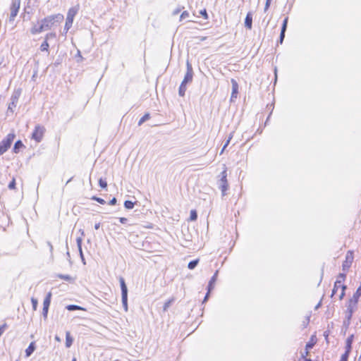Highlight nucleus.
I'll list each match as a JSON object with an SVG mask.
<instances>
[{
  "mask_svg": "<svg viewBox=\"0 0 361 361\" xmlns=\"http://www.w3.org/2000/svg\"><path fill=\"white\" fill-rule=\"evenodd\" d=\"M63 16L61 13L51 15L45 17L41 20V25L44 30H50L55 24V23H61L63 20Z\"/></svg>",
  "mask_w": 361,
  "mask_h": 361,
  "instance_id": "obj_1",
  "label": "nucleus"
},
{
  "mask_svg": "<svg viewBox=\"0 0 361 361\" xmlns=\"http://www.w3.org/2000/svg\"><path fill=\"white\" fill-rule=\"evenodd\" d=\"M219 178L217 180L219 188L221 191L222 196H225L226 191L228 189V183L227 180V168L225 165L224 166V170L219 174Z\"/></svg>",
  "mask_w": 361,
  "mask_h": 361,
  "instance_id": "obj_2",
  "label": "nucleus"
},
{
  "mask_svg": "<svg viewBox=\"0 0 361 361\" xmlns=\"http://www.w3.org/2000/svg\"><path fill=\"white\" fill-rule=\"evenodd\" d=\"M21 94V90L18 89L14 90L13 92L11 97V102L8 104V109H7V114L11 112L13 114L14 112V109L17 106L19 97Z\"/></svg>",
  "mask_w": 361,
  "mask_h": 361,
  "instance_id": "obj_3",
  "label": "nucleus"
},
{
  "mask_svg": "<svg viewBox=\"0 0 361 361\" xmlns=\"http://www.w3.org/2000/svg\"><path fill=\"white\" fill-rule=\"evenodd\" d=\"M21 0H11V3L9 7L10 16H9V21H14L16 17L17 16L20 7Z\"/></svg>",
  "mask_w": 361,
  "mask_h": 361,
  "instance_id": "obj_4",
  "label": "nucleus"
},
{
  "mask_svg": "<svg viewBox=\"0 0 361 361\" xmlns=\"http://www.w3.org/2000/svg\"><path fill=\"white\" fill-rule=\"evenodd\" d=\"M121 288V296H122V303L126 312L128 311V288L126 285L125 280L123 277L119 279Z\"/></svg>",
  "mask_w": 361,
  "mask_h": 361,
  "instance_id": "obj_5",
  "label": "nucleus"
},
{
  "mask_svg": "<svg viewBox=\"0 0 361 361\" xmlns=\"http://www.w3.org/2000/svg\"><path fill=\"white\" fill-rule=\"evenodd\" d=\"M45 130V128L43 126L37 125L32 133L31 138L37 142H41L43 139Z\"/></svg>",
  "mask_w": 361,
  "mask_h": 361,
  "instance_id": "obj_6",
  "label": "nucleus"
},
{
  "mask_svg": "<svg viewBox=\"0 0 361 361\" xmlns=\"http://www.w3.org/2000/svg\"><path fill=\"white\" fill-rule=\"evenodd\" d=\"M16 137L13 133H8L5 138L0 142V148L6 152L11 147L12 142Z\"/></svg>",
  "mask_w": 361,
  "mask_h": 361,
  "instance_id": "obj_7",
  "label": "nucleus"
},
{
  "mask_svg": "<svg viewBox=\"0 0 361 361\" xmlns=\"http://www.w3.org/2000/svg\"><path fill=\"white\" fill-rule=\"evenodd\" d=\"M354 259V254L351 250H348L345 255V259L343 262L342 269L344 271H348L351 267Z\"/></svg>",
  "mask_w": 361,
  "mask_h": 361,
  "instance_id": "obj_8",
  "label": "nucleus"
},
{
  "mask_svg": "<svg viewBox=\"0 0 361 361\" xmlns=\"http://www.w3.org/2000/svg\"><path fill=\"white\" fill-rule=\"evenodd\" d=\"M186 66H187V71H186V73L185 75L184 79L182 81V82L184 83V84H187L188 82H192V78H193L192 68V66H191V64L190 63V62L188 61H187Z\"/></svg>",
  "mask_w": 361,
  "mask_h": 361,
  "instance_id": "obj_9",
  "label": "nucleus"
},
{
  "mask_svg": "<svg viewBox=\"0 0 361 361\" xmlns=\"http://www.w3.org/2000/svg\"><path fill=\"white\" fill-rule=\"evenodd\" d=\"M360 297L353 294V297L348 300L347 304V309L348 310L355 311L357 310V305Z\"/></svg>",
  "mask_w": 361,
  "mask_h": 361,
  "instance_id": "obj_10",
  "label": "nucleus"
},
{
  "mask_svg": "<svg viewBox=\"0 0 361 361\" xmlns=\"http://www.w3.org/2000/svg\"><path fill=\"white\" fill-rule=\"evenodd\" d=\"M79 10V6H73L69 8L67 13L66 20H71L73 22L74 18L78 13Z\"/></svg>",
  "mask_w": 361,
  "mask_h": 361,
  "instance_id": "obj_11",
  "label": "nucleus"
},
{
  "mask_svg": "<svg viewBox=\"0 0 361 361\" xmlns=\"http://www.w3.org/2000/svg\"><path fill=\"white\" fill-rule=\"evenodd\" d=\"M288 20V17H286V18H285V19L283 20V22L281 31V34H280V38H279V42L281 44L283 43V39L285 37V32H286V30L287 28Z\"/></svg>",
  "mask_w": 361,
  "mask_h": 361,
  "instance_id": "obj_12",
  "label": "nucleus"
},
{
  "mask_svg": "<svg viewBox=\"0 0 361 361\" xmlns=\"http://www.w3.org/2000/svg\"><path fill=\"white\" fill-rule=\"evenodd\" d=\"M252 15L249 12L245 19V26L249 30L252 29Z\"/></svg>",
  "mask_w": 361,
  "mask_h": 361,
  "instance_id": "obj_13",
  "label": "nucleus"
},
{
  "mask_svg": "<svg viewBox=\"0 0 361 361\" xmlns=\"http://www.w3.org/2000/svg\"><path fill=\"white\" fill-rule=\"evenodd\" d=\"M218 273H219V271H216V272L214 273V274L211 278V279L209 282L208 287H207V289H209V292H210L214 288V285L216 281V279L218 276Z\"/></svg>",
  "mask_w": 361,
  "mask_h": 361,
  "instance_id": "obj_14",
  "label": "nucleus"
},
{
  "mask_svg": "<svg viewBox=\"0 0 361 361\" xmlns=\"http://www.w3.org/2000/svg\"><path fill=\"white\" fill-rule=\"evenodd\" d=\"M231 83H232L231 99H233V97L236 98L237 93H238V85L237 82L234 79L231 80Z\"/></svg>",
  "mask_w": 361,
  "mask_h": 361,
  "instance_id": "obj_15",
  "label": "nucleus"
},
{
  "mask_svg": "<svg viewBox=\"0 0 361 361\" xmlns=\"http://www.w3.org/2000/svg\"><path fill=\"white\" fill-rule=\"evenodd\" d=\"M35 342H31L30 343L29 346L25 350V356L27 357H30L32 354V353L35 351Z\"/></svg>",
  "mask_w": 361,
  "mask_h": 361,
  "instance_id": "obj_16",
  "label": "nucleus"
},
{
  "mask_svg": "<svg viewBox=\"0 0 361 361\" xmlns=\"http://www.w3.org/2000/svg\"><path fill=\"white\" fill-rule=\"evenodd\" d=\"M82 240L81 238H78L76 239V243H77V245H78V250H79V252H80V255L81 259L83 262V263L85 264L84 256H83V253H82Z\"/></svg>",
  "mask_w": 361,
  "mask_h": 361,
  "instance_id": "obj_17",
  "label": "nucleus"
},
{
  "mask_svg": "<svg viewBox=\"0 0 361 361\" xmlns=\"http://www.w3.org/2000/svg\"><path fill=\"white\" fill-rule=\"evenodd\" d=\"M25 147L23 143L22 142L21 140H18L16 142V143L14 144V146H13V151L14 153H18L20 149Z\"/></svg>",
  "mask_w": 361,
  "mask_h": 361,
  "instance_id": "obj_18",
  "label": "nucleus"
},
{
  "mask_svg": "<svg viewBox=\"0 0 361 361\" xmlns=\"http://www.w3.org/2000/svg\"><path fill=\"white\" fill-rule=\"evenodd\" d=\"M342 286H345V285L343 284H341V281L340 280H336L334 283V288H333V290H332V294H331V297L336 294V291L341 288L342 289Z\"/></svg>",
  "mask_w": 361,
  "mask_h": 361,
  "instance_id": "obj_19",
  "label": "nucleus"
},
{
  "mask_svg": "<svg viewBox=\"0 0 361 361\" xmlns=\"http://www.w3.org/2000/svg\"><path fill=\"white\" fill-rule=\"evenodd\" d=\"M44 31L43 27H42L41 24L37 26L36 25H33L32 27L30 29V32L32 35L39 34L42 32Z\"/></svg>",
  "mask_w": 361,
  "mask_h": 361,
  "instance_id": "obj_20",
  "label": "nucleus"
},
{
  "mask_svg": "<svg viewBox=\"0 0 361 361\" xmlns=\"http://www.w3.org/2000/svg\"><path fill=\"white\" fill-rule=\"evenodd\" d=\"M73 340L72 337L71 336L70 332L67 331L66 333V346L67 348H70L73 344Z\"/></svg>",
  "mask_w": 361,
  "mask_h": 361,
  "instance_id": "obj_21",
  "label": "nucleus"
},
{
  "mask_svg": "<svg viewBox=\"0 0 361 361\" xmlns=\"http://www.w3.org/2000/svg\"><path fill=\"white\" fill-rule=\"evenodd\" d=\"M353 341V335H350L346 339V345H345V349H346L345 351L346 352L350 353V351L351 350V345H352Z\"/></svg>",
  "mask_w": 361,
  "mask_h": 361,
  "instance_id": "obj_22",
  "label": "nucleus"
},
{
  "mask_svg": "<svg viewBox=\"0 0 361 361\" xmlns=\"http://www.w3.org/2000/svg\"><path fill=\"white\" fill-rule=\"evenodd\" d=\"M51 293L49 292V293H48V294L47 295L46 298L44 300V302H43L44 307L49 308V307L50 305V302H51Z\"/></svg>",
  "mask_w": 361,
  "mask_h": 361,
  "instance_id": "obj_23",
  "label": "nucleus"
},
{
  "mask_svg": "<svg viewBox=\"0 0 361 361\" xmlns=\"http://www.w3.org/2000/svg\"><path fill=\"white\" fill-rule=\"evenodd\" d=\"M233 134H234V132H231V133L229 134L228 137V139H227V140H226V142L225 145H224V147H223V148H222V149H221V152H220V154H221L224 152V151L225 150V149H226V148L227 147V146L229 145V143H230V142H231V139H232V138H233Z\"/></svg>",
  "mask_w": 361,
  "mask_h": 361,
  "instance_id": "obj_24",
  "label": "nucleus"
},
{
  "mask_svg": "<svg viewBox=\"0 0 361 361\" xmlns=\"http://www.w3.org/2000/svg\"><path fill=\"white\" fill-rule=\"evenodd\" d=\"M174 300H175L174 298H172L169 299V300H167L163 306V310L164 312H166L168 310V309L169 308V307L171 305V304L174 302Z\"/></svg>",
  "mask_w": 361,
  "mask_h": 361,
  "instance_id": "obj_25",
  "label": "nucleus"
},
{
  "mask_svg": "<svg viewBox=\"0 0 361 361\" xmlns=\"http://www.w3.org/2000/svg\"><path fill=\"white\" fill-rule=\"evenodd\" d=\"M185 91H186V84L181 82V84L179 87V90H178L179 95L180 97H183L185 95Z\"/></svg>",
  "mask_w": 361,
  "mask_h": 361,
  "instance_id": "obj_26",
  "label": "nucleus"
},
{
  "mask_svg": "<svg viewBox=\"0 0 361 361\" xmlns=\"http://www.w3.org/2000/svg\"><path fill=\"white\" fill-rule=\"evenodd\" d=\"M66 309L69 311H73V310H85L82 307L75 305H69L66 307Z\"/></svg>",
  "mask_w": 361,
  "mask_h": 361,
  "instance_id": "obj_27",
  "label": "nucleus"
},
{
  "mask_svg": "<svg viewBox=\"0 0 361 361\" xmlns=\"http://www.w3.org/2000/svg\"><path fill=\"white\" fill-rule=\"evenodd\" d=\"M150 115L149 114H145L138 121V126H141L144 122L149 119Z\"/></svg>",
  "mask_w": 361,
  "mask_h": 361,
  "instance_id": "obj_28",
  "label": "nucleus"
},
{
  "mask_svg": "<svg viewBox=\"0 0 361 361\" xmlns=\"http://www.w3.org/2000/svg\"><path fill=\"white\" fill-rule=\"evenodd\" d=\"M49 47L48 41L44 40L40 46V50L42 51H48Z\"/></svg>",
  "mask_w": 361,
  "mask_h": 361,
  "instance_id": "obj_29",
  "label": "nucleus"
},
{
  "mask_svg": "<svg viewBox=\"0 0 361 361\" xmlns=\"http://www.w3.org/2000/svg\"><path fill=\"white\" fill-rule=\"evenodd\" d=\"M199 259H195L188 263V267L189 269H193L198 264Z\"/></svg>",
  "mask_w": 361,
  "mask_h": 361,
  "instance_id": "obj_30",
  "label": "nucleus"
},
{
  "mask_svg": "<svg viewBox=\"0 0 361 361\" xmlns=\"http://www.w3.org/2000/svg\"><path fill=\"white\" fill-rule=\"evenodd\" d=\"M73 21L68 20L66 19V23L64 26V30H66V32H68V31L70 30V28L72 27Z\"/></svg>",
  "mask_w": 361,
  "mask_h": 361,
  "instance_id": "obj_31",
  "label": "nucleus"
},
{
  "mask_svg": "<svg viewBox=\"0 0 361 361\" xmlns=\"http://www.w3.org/2000/svg\"><path fill=\"white\" fill-rule=\"evenodd\" d=\"M124 207L128 209H133L134 207V202L130 200H126L124 202Z\"/></svg>",
  "mask_w": 361,
  "mask_h": 361,
  "instance_id": "obj_32",
  "label": "nucleus"
},
{
  "mask_svg": "<svg viewBox=\"0 0 361 361\" xmlns=\"http://www.w3.org/2000/svg\"><path fill=\"white\" fill-rule=\"evenodd\" d=\"M99 185L102 188H106L107 187V183L105 179H103L102 178H99Z\"/></svg>",
  "mask_w": 361,
  "mask_h": 361,
  "instance_id": "obj_33",
  "label": "nucleus"
},
{
  "mask_svg": "<svg viewBox=\"0 0 361 361\" xmlns=\"http://www.w3.org/2000/svg\"><path fill=\"white\" fill-rule=\"evenodd\" d=\"M197 218V214L195 210L190 211V219L191 221H195Z\"/></svg>",
  "mask_w": 361,
  "mask_h": 361,
  "instance_id": "obj_34",
  "label": "nucleus"
},
{
  "mask_svg": "<svg viewBox=\"0 0 361 361\" xmlns=\"http://www.w3.org/2000/svg\"><path fill=\"white\" fill-rule=\"evenodd\" d=\"M8 188L10 190H14L16 188V179L14 177H13L12 180L8 184Z\"/></svg>",
  "mask_w": 361,
  "mask_h": 361,
  "instance_id": "obj_35",
  "label": "nucleus"
},
{
  "mask_svg": "<svg viewBox=\"0 0 361 361\" xmlns=\"http://www.w3.org/2000/svg\"><path fill=\"white\" fill-rule=\"evenodd\" d=\"M345 278H346V274H345V273H340L338 274L336 280L341 281V284H343V283L345 281Z\"/></svg>",
  "mask_w": 361,
  "mask_h": 361,
  "instance_id": "obj_36",
  "label": "nucleus"
},
{
  "mask_svg": "<svg viewBox=\"0 0 361 361\" xmlns=\"http://www.w3.org/2000/svg\"><path fill=\"white\" fill-rule=\"evenodd\" d=\"M353 312H354V311L346 310L345 317L348 320L351 319Z\"/></svg>",
  "mask_w": 361,
  "mask_h": 361,
  "instance_id": "obj_37",
  "label": "nucleus"
},
{
  "mask_svg": "<svg viewBox=\"0 0 361 361\" xmlns=\"http://www.w3.org/2000/svg\"><path fill=\"white\" fill-rule=\"evenodd\" d=\"M56 34L54 32H50L46 35L44 40L48 41L51 38H55Z\"/></svg>",
  "mask_w": 361,
  "mask_h": 361,
  "instance_id": "obj_38",
  "label": "nucleus"
},
{
  "mask_svg": "<svg viewBox=\"0 0 361 361\" xmlns=\"http://www.w3.org/2000/svg\"><path fill=\"white\" fill-rule=\"evenodd\" d=\"M92 200L97 201V202H99V204H104L106 203L105 200L102 198H100V197H92Z\"/></svg>",
  "mask_w": 361,
  "mask_h": 361,
  "instance_id": "obj_39",
  "label": "nucleus"
},
{
  "mask_svg": "<svg viewBox=\"0 0 361 361\" xmlns=\"http://www.w3.org/2000/svg\"><path fill=\"white\" fill-rule=\"evenodd\" d=\"M31 302H32V305L33 310H36L37 307V304H38L37 300L34 298H31Z\"/></svg>",
  "mask_w": 361,
  "mask_h": 361,
  "instance_id": "obj_40",
  "label": "nucleus"
},
{
  "mask_svg": "<svg viewBox=\"0 0 361 361\" xmlns=\"http://www.w3.org/2000/svg\"><path fill=\"white\" fill-rule=\"evenodd\" d=\"M346 288V286H342V289L339 295V300H342L344 298Z\"/></svg>",
  "mask_w": 361,
  "mask_h": 361,
  "instance_id": "obj_41",
  "label": "nucleus"
},
{
  "mask_svg": "<svg viewBox=\"0 0 361 361\" xmlns=\"http://www.w3.org/2000/svg\"><path fill=\"white\" fill-rule=\"evenodd\" d=\"M348 355L349 352L345 351V353L342 355L340 361H348Z\"/></svg>",
  "mask_w": 361,
  "mask_h": 361,
  "instance_id": "obj_42",
  "label": "nucleus"
},
{
  "mask_svg": "<svg viewBox=\"0 0 361 361\" xmlns=\"http://www.w3.org/2000/svg\"><path fill=\"white\" fill-rule=\"evenodd\" d=\"M59 277L66 281H70L71 279V277L69 275L60 274L59 275Z\"/></svg>",
  "mask_w": 361,
  "mask_h": 361,
  "instance_id": "obj_43",
  "label": "nucleus"
},
{
  "mask_svg": "<svg viewBox=\"0 0 361 361\" xmlns=\"http://www.w3.org/2000/svg\"><path fill=\"white\" fill-rule=\"evenodd\" d=\"M189 16V13L188 11H183L180 15V20L188 18Z\"/></svg>",
  "mask_w": 361,
  "mask_h": 361,
  "instance_id": "obj_44",
  "label": "nucleus"
},
{
  "mask_svg": "<svg viewBox=\"0 0 361 361\" xmlns=\"http://www.w3.org/2000/svg\"><path fill=\"white\" fill-rule=\"evenodd\" d=\"M200 14L201 16H202L204 19H207L208 18V15H207V11L205 9L201 10L200 11Z\"/></svg>",
  "mask_w": 361,
  "mask_h": 361,
  "instance_id": "obj_45",
  "label": "nucleus"
},
{
  "mask_svg": "<svg viewBox=\"0 0 361 361\" xmlns=\"http://www.w3.org/2000/svg\"><path fill=\"white\" fill-rule=\"evenodd\" d=\"M48 310H49L48 307L45 308V307H43L42 315H43L44 319H46L47 317Z\"/></svg>",
  "mask_w": 361,
  "mask_h": 361,
  "instance_id": "obj_46",
  "label": "nucleus"
},
{
  "mask_svg": "<svg viewBox=\"0 0 361 361\" xmlns=\"http://www.w3.org/2000/svg\"><path fill=\"white\" fill-rule=\"evenodd\" d=\"M354 294L359 297L361 296V281H360V286L358 287V288L357 289V290L355 291V293Z\"/></svg>",
  "mask_w": 361,
  "mask_h": 361,
  "instance_id": "obj_47",
  "label": "nucleus"
},
{
  "mask_svg": "<svg viewBox=\"0 0 361 361\" xmlns=\"http://www.w3.org/2000/svg\"><path fill=\"white\" fill-rule=\"evenodd\" d=\"M271 0H266V4H265V6H264V11H267L268 8H269L270 4H271Z\"/></svg>",
  "mask_w": 361,
  "mask_h": 361,
  "instance_id": "obj_48",
  "label": "nucleus"
},
{
  "mask_svg": "<svg viewBox=\"0 0 361 361\" xmlns=\"http://www.w3.org/2000/svg\"><path fill=\"white\" fill-rule=\"evenodd\" d=\"M119 221L121 224H126L128 221V219L126 218H125V217H120L119 218Z\"/></svg>",
  "mask_w": 361,
  "mask_h": 361,
  "instance_id": "obj_49",
  "label": "nucleus"
},
{
  "mask_svg": "<svg viewBox=\"0 0 361 361\" xmlns=\"http://www.w3.org/2000/svg\"><path fill=\"white\" fill-rule=\"evenodd\" d=\"M117 200H116V198L114 197L113 199H111L109 202V204L111 205H114L116 204Z\"/></svg>",
  "mask_w": 361,
  "mask_h": 361,
  "instance_id": "obj_50",
  "label": "nucleus"
},
{
  "mask_svg": "<svg viewBox=\"0 0 361 361\" xmlns=\"http://www.w3.org/2000/svg\"><path fill=\"white\" fill-rule=\"evenodd\" d=\"M47 245H48V247H49L51 253H52V252H53V246H52L51 243L49 241H48L47 242Z\"/></svg>",
  "mask_w": 361,
  "mask_h": 361,
  "instance_id": "obj_51",
  "label": "nucleus"
},
{
  "mask_svg": "<svg viewBox=\"0 0 361 361\" xmlns=\"http://www.w3.org/2000/svg\"><path fill=\"white\" fill-rule=\"evenodd\" d=\"M209 293H210V292H209V290H207V294H206V295H205V297H204V302H205V301L208 299V297H209Z\"/></svg>",
  "mask_w": 361,
  "mask_h": 361,
  "instance_id": "obj_52",
  "label": "nucleus"
},
{
  "mask_svg": "<svg viewBox=\"0 0 361 361\" xmlns=\"http://www.w3.org/2000/svg\"><path fill=\"white\" fill-rule=\"evenodd\" d=\"M99 227H100V223L95 224V225H94V228H95L96 230L99 229Z\"/></svg>",
  "mask_w": 361,
  "mask_h": 361,
  "instance_id": "obj_53",
  "label": "nucleus"
},
{
  "mask_svg": "<svg viewBox=\"0 0 361 361\" xmlns=\"http://www.w3.org/2000/svg\"><path fill=\"white\" fill-rule=\"evenodd\" d=\"M206 39H207V37H200V41H204V40H205Z\"/></svg>",
  "mask_w": 361,
  "mask_h": 361,
  "instance_id": "obj_54",
  "label": "nucleus"
},
{
  "mask_svg": "<svg viewBox=\"0 0 361 361\" xmlns=\"http://www.w3.org/2000/svg\"><path fill=\"white\" fill-rule=\"evenodd\" d=\"M6 152L0 148V156L3 154H4Z\"/></svg>",
  "mask_w": 361,
  "mask_h": 361,
  "instance_id": "obj_55",
  "label": "nucleus"
},
{
  "mask_svg": "<svg viewBox=\"0 0 361 361\" xmlns=\"http://www.w3.org/2000/svg\"><path fill=\"white\" fill-rule=\"evenodd\" d=\"M312 344H310V343H307L306 345V348H312Z\"/></svg>",
  "mask_w": 361,
  "mask_h": 361,
  "instance_id": "obj_56",
  "label": "nucleus"
},
{
  "mask_svg": "<svg viewBox=\"0 0 361 361\" xmlns=\"http://www.w3.org/2000/svg\"><path fill=\"white\" fill-rule=\"evenodd\" d=\"M66 255L68 257V260H70L71 256H70V253L68 251L66 252Z\"/></svg>",
  "mask_w": 361,
  "mask_h": 361,
  "instance_id": "obj_57",
  "label": "nucleus"
},
{
  "mask_svg": "<svg viewBox=\"0 0 361 361\" xmlns=\"http://www.w3.org/2000/svg\"><path fill=\"white\" fill-rule=\"evenodd\" d=\"M72 179H73V178H71L68 180H67L66 184H68L69 182H71Z\"/></svg>",
  "mask_w": 361,
  "mask_h": 361,
  "instance_id": "obj_58",
  "label": "nucleus"
},
{
  "mask_svg": "<svg viewBox=\"0 0 361 361\" xmlns=\"http://www.w3.org/2000/svg\"><path fill=\"white\" fill-rule=\"evenodd\" d=\"M56 340L59 341V338L58 336H56Z\"/></svg>",
  "mask_w": 361,
  "mask_h": 361,
  "instance_id": "obj_59",
  "label": "nucleus"
},
{
  "mask_svg": "<svg viewBox=\"0 0 361 361\" xmlns=\"http://www.w3.org/2000/svg\"><path fill=\"white\" fill-rule=\"evenodd\" d=\"M72 361H76V359H75V358H73Z\"/></svg>",
  "mask_w": 361,
  "mask_h": 361,
  "instance_id": "obj_60",
  "label": "nucleus"
},
{
  "mask_svg": "<svg viewBox=\"0 0 361 361\" xmlns=\"http://www.w3.org/2000/svg\"><path fill=\"white\" fill-rule=\"evenodd\" d=\"M306 361H311L310 360H306Z\"/></svg>",
  "mask_w": 361,
  "mask_h": 361,
  "instance_id": "obj_61",
  "label": "nucleus"
}]
</instances>
